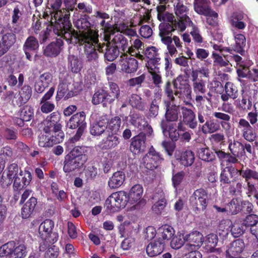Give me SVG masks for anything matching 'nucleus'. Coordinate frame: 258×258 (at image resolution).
Wrapping results in <instances>:
<instances>
[{
	"label": "nucleus",
	"mask_w": 258,
	"mask_h": 258,
	"mask_svg": "<svg viewBox=\"0 0 258 258\" xmlns=\"http://www.w3.org/2000/svg\"><path fill=\"white\" fill-rule=\"evenodd\" d=\"M53 18L51 15L50 23L56 35L61 36L68 43L84 45V53L87 61L97 60L98 54L96 50H98V44H101L99 43L98 31H90L78 35L72 30V25L68 15L66 14L61 17L58 16L57 13H55Z\"/></svg>",
	"instance_id": "obj_1"
},
{
	"label": "nucleus",
	"mask_w": 258,
	"mask_h": 258,
	"mask_svg": "<svg viewBox=\"0 0 258 258\" xmlns=\"http://www.w3.org/2000/svg\"><path fill=\"white\" fill-rule=\"evenodd\" d=\"M91 149L85 146H77L65 156L63 162V171L70 173L81 169L87 162Z\"/></svg>",
	"instance_id": "obj_2"
},
{
	"label": "nucleus",
	"mask_w": 258,
	"mask_h": 258,
	"mask_svg": "<svg viewBox=\"0 0 258 258\" xmlns=\"http://www.w3.org/2000/svg\"><path fill=\"white\" fill-rule=\"evenodd\" d=\"M54 222L50 220H44L39 226V235L41 241L40 242V250H44L49 244L56 242L58 239V234L52 232Z\"/></svg>",
	"instance_id": "obj_3"
},
{
	"label": "nucleus",
	"mask_w": 258,
	"mask_h": 258,
	"mask_svg": "<svg viewBox=\"0 0 258 258\" xmlns=\"http://www.w3.org/2000/svg\"><path fill=\"white\" fill-rule=\"evenodd\" d=\"M67 126L70 129H77L75 135L70 139L72 143L79 141L87 127L86 113L84 111L77 112L71 117Z\"/></svg>",
	"instance_id": "obj_4"
},
{
	"label": "nucleus",
	"mask_w": 258,
	"mask_h": 258,
	"mask_svg": "<svg viewBox=\"0 0 258 258\" xmlns=\"http://www.w3.org/2000/svg\"><path fill=\"white\" fill-rule=\"evenodd\" d=\"M246 183L245 188L248 197L253 196L258 200V170L246 167L245 172L241 173Z\"/></svg>",
	"instance_id": "obj_5"
},
{
	"label": "nucleus",
	"mask_w": 258,
	"mask_h": 258,
	"mask_svg": "<svg viewBox=\"0 0 258 258\" xmlns=\"http://www.w3.org/2000/svg\"><path fill=\"white\" fill-rule=\"evenodd\" d=\"M159 30L162 42L167 46L169 55L172 56L177 53L176 48L172 44V32L175 31L174 26L169 23H161L159 26Z\"/></svg>",
	"instance_id": "obj_6"
},
{
	"label": "nucleus",
	"mask_w": 258,
	"mask_h": 258,
	"mask_svg": "<svg viewBox=\"0 0 258 258\" xmlns=\"http://www.w3.org/2000/svg\"><path fill=\"white\" fill-rule=\"evenodd\" d=\"M208 203V191L203 188L195 190L189 198L190 205L195 210H205Z\"/></svg>",
	"instance_id": "obj_7"
},
{
	"label": "nucleus",
	"mask_w": 258,
	"mask_h": 258,
	"mask_svg": "<svg viewBox=\"0 0 258 258\" xmlns=\"http://www.w3.org/2000/svg\"><path fill=\"white\" fill-rule=\"evenodd\" d=\"M241 99L236 100V107L241 112H246L252 108L253 102L256 100L257 90L253 91L242 90Z\"/></svg>",
	"instance_id": "obj_8"
},
{
	"label": "nucleus",
	"mask_w": 258,
	"mask_h": 258,
	"mask_svg": "<svg viewBox=\"0 0 258 258\" xmlns=\"http://www.w3.org/2000/svg\"><path fill=\"white\" fill-rule=\"evenodd\" d=\"M163 160L161 155L157 152L152 146L148 153L143 158V164L148 170H153L156 169L161 161Z\"/></svg>",
	"instance_id": "obj_9"
},
{
	"label": "nucleus",
	"mask_w": 258,
	"mask_h": 258,
	"mask_svg": "<svg viewBox=\"0 0 258 258\" xmlns=\"http://www.w3.org/2000/svg\"><path fill=\"white\" fill-rule=\"evenodd\" d=\"M174 89V95L180 98H187L191 97V89L190 85L186 80H184L181 75L178 76L172 82Z\"/></svg>",
	"instance_id": "obj_10"
},
{
	"label": "nucleus",
	"mask_w": 258,
	"mask_h": 258,
	"mask_svg": "<svg viewBox=\"0 0 258 258\" xmlns=\"http://www.w3.org/2000/svg\"><path fill=\"white\" fill-rule=\"evenodd\" d=\"M183 238L185 242L183 250L199 249L204 243L203 235L197 231L186 234Z\"/></svg>",
	"instance_id": "obj_11"
},
{
	"label": "nucleus",
	"mask_w": 258,
	"mask_h": 258,
	"mask_svg": "<svg viewBox=\"0 0 258 258\" xmlns=\"http://www.w3.org/2000/svg\"><path fill=\"white\" fill-rule=\"evenodd\" d=\"M64 138L63 132H60L57 135L41 134L38 137V145L41 147L50 148L53 145L62 142Z\"/></svg>",
	"instance_id": "obj_12"
},
{
	"label": "nucleus",
	"mask_w": 258,
	"mask_h": 258,
	"mask_svg": "<svg viewBox=\"0 0 258 258\" xmlns=\"http://www.w3.org/2000/svg\"><path fill=\"white\" fill-rule=\"evenodd\" d=\"M32 179L30 171L26 169L20 171L19 176L16 177L13 181V187L14 191H20L27 187Z\"/></svg>",
	"instance_id": "obj_13"
},
{
	"label": "nucleus",
	"mask_w": 258,
	"mask_h": 258,
	"mask_svg": "<svg viewBox=\"0 0 258 258\" xmlns=\"http://www.w3.org/2000/svg\"><path fill=\"white\" fill-rule=\"evenodd\" d=\"M98 51L100 53H103L104 60L108 61L114 60L121 53L119 49L110 42L98 44Z\"/></svg>",
	"instance_id": "obj_14"
},
{
	"label": "nucleus",
	"mask_w": 258,
	"mask_h": 258,
	"mask_svg": "<svg viewBox=\"0 0 258 258\" xmlns=\"http://www.w3.org/2000/svg\"><path fill=\"white\" fill-rule=\"evenodd\" d=\"M159 49L155 46H148L145 49L144 53L145 56L148 59L146 63L148 69L153 70L160 64L161 58L158 52Z\"/></svg>",
	"instance_id": "obj_15"
},
{
	"label": "nucleus",
	"mask_w": 258,
	"mask_h": 258,
	"mask_svg": "<svg viewBox=\"0 0 258 258\" xmlns=\"http://www.w3.org/2000/svg\"><path fill=\"white\" fill-rule=\"evenodd\" d=\"M175 158L180 165L185 167L191 166L195 160L194 153L188 149L176 151Z\"/></svg>",
	"instance_id": "obj_16"
},
{
	"label": "nucleus",
	"mask_w": 258,
	"mask_h": 258,
	"mask_svg": "<svg viewBox=\"0 0 258 258\" xmlns=\"http://www.w3.org/2000/svg\"><path fill=\"white\" fill-rule=\"evenodd\" d=\"M63 42L61 38H57L43 48V54L48 57L57 56L63 49Z\"/></svg>",
	"instance_id": "obj_17"
},
{
	"label": "nucleus",
	"mask_w": 258,
	"mask_h": 258,
	"mask_svg": "<svg viewBox=\"0 0 258 258\" xmlns=\"http://www.w3.org/2000/svg\"><path fill=\"white\" fill-rule=\"evenodd\" d=\"M171 101H165V113L164 115L165 119L170 122H174L178 120L181 111V107L174 104H171Z\"/></svg>",
	"instance_id": "obj_18"
},
{
	"label": "nucleus",
	"mask_w": 258,
	"mask_h": 258,
	"mask_svg": "<svg viewBox=\"0 0 258 258\" xmlns=\"http://www.w3.org/2000/svg\"><path fill=\"white\" fill-rule=\"evenodd\" d=\"M234 43L232 44L230 47H226L227 52L231 53L232 51L243 55L245 53L244 48L246 46V38L245 36L241 33H234Z\"/></svg>",
	"instance_id": "obj_19"
},
{
	"label": "nucleus",
	"mask_w": 258,
	"mask_h": 258,
	"mask_svg": "<svg viewBox=\"0 0 258 258\" xmlns=\"http://www.w3.org/2000/svg\"><path fill=\"white\" fill-rule=\"evenodd\" d=\"M146 138L144 134H139L132 139L130 149L134 154L138 155L146 150Z\"/></svg>",
	"instance_id": "obj_20"
},
{
	"label": "nucleus",
	"mask_w": 258,
	"mask_h": 258,
	"mask_svg": "<svg viewBox=\"0 0 258 258\" xmlns=\"http://www.w3.org/2000/svg\"><path fill=\"white\" fill-rule=\"evenodd\" d=\"M238 127L242 128V137L245 140L249 142H252L255 140L256 137L255 131L248 121L244 118L240 119Z\"/></svg>",
	"instance_id": "obj_21"
},
{
	"label": "nucleus",
	"mask_w": 258,
	"mask_h": 258,
	"mask_svg": "<svg viewBox=\"0 0 258 258\" xmlns=\"http://www.w3.org/2000/svg\"><path fill=\"white\" fill-rule=\"evenodd\" d=\"M39 44L37 39L33 36H29L26 40L23 46L26 58L29 61H32L31 51L37 52Z\"/></svg>",
	"instance_id": "obj_22"
},
{
	"label": "nucleus",
	"mask_w": 258,
	"mask_h": 258,
	"mask_svg": "<svg viewBox=\"0 0 258 258\" xmlns=\"http://www.w3.org/2000/svg\"><path fill=\"white\" fill-rule=\"evenodd\" d=\"M245 170L246 167L244 168L243 164H242L241 168L239 170H238L233 166H227L224 168L221 172L220 181L223 184H229L231 182L229 175H231V177H232L233 174L238 173L239 175L243 178V176L241 175V173H242L243 171L245 172Z\"/></svg>",
	"instance_id": "obj_23"
},
{
	"label": "nucleus",
	"mask_w": 258,
	"mask_h": 258,
	"mask_svg": "<svg viewBox=\"0 0 258 258\" xmlns=\"http://www.w3.org/2000/svg\"><path fill=\"white\" fill-rule=\"evenodd\" d=\"M52 75L49 72L41 74L34 85V90L38 93H43L52 82Z\"/></svg>",
	"instance_id": "obj_24"
},
{
	"label": "nucleus",
	"mask_w": 258,
	"mask_h": 258,
	"mask_svg": "<svg viewBox=\"0 0 258 258\" xmlns=\"http://www.w3.org/2000/svg\"><path fill=\"white\" fill-rule=\"evenodd\" d=\"M182 121L189 128L194 129L197 126V121L196 118V114L194 111L185 106L181 107Z\"/></svg>",
	"instance_id": "obj_25"
},
{
	"label": "nucleus",
	"mask_w": 258,
	"mask_h": 258,
	"mask_svg": "<svg viewBox=\"0 0 258 258\" xmlns=\"http://www.w3.org/2000/svg\"><path fill=\"white\" fill-rule=\"evenodd\" d=\"M138 61L135 58L126 57L120 60V70L126 74L135 73L138 69Z\"/></svg>",
	"instance_id": "obj_26"
},
{
	"label": "nucleus",
	"mask_w": 258,
	"mask_h": 258,
	"mask_svg": "<svg viewBox=\"0 0 258 258\" xmlns=\"http://www.w3.org/2000/svg\"><path fill=\"white\" fill-rule=\"evenodd\" d=\"M108 201L115 203V204H117V209L120 210L125 207L127 201H128V197L125 191H119L112 193L109 196L108 198Z\"/></svg>",
	"instance_id": "obj_27"
},
{
	"label": "nucleus",
	"mask_w": 258,
	"mask_h": 258,
	"mask_svg": "<svg viewBox=\"0 0 258 258\" xmlns=\"http://www.w3.org/2000/svg\"><path fill=\"white\" fill-rule=\"evenodd\" d=\"M92 103L94 105L102 104L103 107H107L112 104L108 96V91L103 89H100L95 91L92 97Z\"/></svg>",
	"instance_id": "obj_28"
},
{
	"label": "nucleus",
	"mask_w": 258,
	"mask_h": 258,
	"mask_svg": "<svg viewBox=\"0 0 258 258\" xmlns=\"http://www.w3.org/2000/svg\"><path fill=\"white\" fill-rule=\"evenodd\" d=\"M244 247L243 241L237 239L231 243L226 250V257L227 258H238Z\"/></svg>",
	"instance_id": "obj_29"
},
{
	"label": "nucleus",
	"mask_w": 258,
	"mask_h": 258,
	"mask_svg": "<svg viewBox=\"0 0 258 258\" xmlns=\"http://www.w3.org/2000/svg\"><path fill=\"white\" fill-rule=\"evenodd\" d=\"M224 93L221 95L222 101H227L230 98L233 100L236 99L238 96L237 87L232 82H227L224 86Z\"/></svg>",
	"instance_id": "obj_30"
},
{
	"label": "nucleus",
	"mask_w": 258,
	"mask_h": 258,
	"mask_svg": "<svg viewBox=\"0 0 258 258\" xmlns=\"http://www.w3.org/2000/svg\"><path fill=\"white\" fill-rule=\"evenodd\" d=\"M213 115L217 119L220 126H221L225 132L229 133L232 127L230 123L231 116L223 112H214Z\"/></svg>",
	"instance_id": "obj_31"
},
{
	"label": "nucleus",
	"mask_w": 258,
	"mask_h": 258,
	"mask_svg": "<svg viewBox=\"0 0 258 258\" xmlns=\"http://www.w3.org/2000/svg\"><path fill=\"white\" fill-rule=\"evenodd\" d=\"M117 134H109L107 137L103 139L98 145L102 150H110L116 147L120 143L119 138Z\"/></svg>",
	"instance_id": "obj_32"
},
{
	"label": "nucleus",
	"mask_w": 258,
	"mask_h": 258,
	"mask_svg": "<svg viewBox=\"0 0 258 258\" xmlns=\"http://www.w3.org/2000/svg\"><path fill=\"white\" fill-rule=\"evenodd\" d=\"M108 118L106 115L101 116L99 120L93 123L90 128V134L93 136H100L103 134L107 128Z\"/></svg>",
	"instance_id": "obj_33"
},
{
	"label": "nucleus",
	"mask_w": 258,
	"mask_h": 258,
	"mask_svg": "<svg viewBox=\"0 0 258 258\" xmlns=\"http://www.w3.org/2000/svg\"><path fill=\"white\" fill-rule=\"evenodd\" d=\"M112 43L115 47L119 49L121 53H128L130 48L127 38L121 34L115 35L112 40Z\"/></svg>",
	"instance_id": "obj_34"
},
{
	"label": "nucleus",
	"mask_w": 258,
	"mask_h": 258,
	"mask_svg": "<svg viewBox=\"0 0 258 258\" xmlns=\"http://www.w3.org/2000/svg\"><path fill=\"white\" fill-rule=\"evenodd\" d=\"M94 16L96 18L97 20L98 19H101L99 24L101 29H102L104 33H109L112 31V25L109 22H105L106 19L109 18L108 14L100 11H97L95 13Z\"/></svg>",
	"instance_id": "obj_35"
},
{
	"label": "nucleus",
	"mask_w": 258,
	"mask_h": 258,
	"mask_svg": "<svg viewBox=\"0 0 258 258\" xmlns=\"http://www.w3.org/2000/svg\"><path fill=\"white\" fill-rule=\"evenodd\" d=\"M125 178L124 173L122 171H117L109 178L108 185L111 189L118 188L123 184Z\"/></svg>",
	"instance_id": "obj_36"
},
{
	"label": "nucleus",
	"mask_w": 258,
	"mask_h": 258,
	"mask_svg": "<svg viewBox=\"0 0 258 258\" xmlns=\"http://www.w3.org/2000/svg\"><path fill=\"white\" fill-rule=\"evenodd\" d=\"M164 242L159 240L151 242L147 246L146 252L149 256H155L163 250Z\"/></svg>",
	"instance_id": "obj_37"
},
{
	"label": "nucleus",
	"mask_w": 258,
	"mask_h": 258,
	"mask_svg": "<svg viewBox=\"0 0 258 258\" xmlns=\"http://www.w3.org/2000/svg\"><path fill=\"white\" fill-rule=\"evenodd\" d=\"M74 92L69 91L68 85L64 82H61L58 84L57 93L55 96L56 102L59 101L62 98L66 100L73 96Z\"/></svg>",
	"instance_id": "obj_38"
},
{
	"label": "nucleus",
	"mask_w": 258,
	"mask_h": 258,
	"mask_svg": "<svg viewBox=\"0 0 258 258\" xmlns=\"http://www.w3.org/2000/svg\"><path fill=\"white\" fill-rule=\"evenodd\" d=\"M62 2L68 10L73 11L77 4V0H48V5L53 10L57 11L60 9Z\"/></svg>",
	"instance_id": "obj_39"
},
{
	"label": "nucleus",
	"mask_w": 258,
	"mask_h": 258,
	"mask_svg": "<svg viewBox=\"0 0 258 258\" xmlns=\"http://www.w3.org/2000/svg\"><path fill=\"white\" fill-rule=\"evenodd\" d=\"M161 92L157 91L154 93V98L152 100L149 107V116L151 118H155L158 114L159 110V103L161 100Z\"/></svg>",
	"instance_id": "obj_40"
},
{
	"label": "nucleus",
	"mask_w": 258,
	"mask_h": 258,
	"mask_svg": "<svg viewBox=\"0 0 258 258\" xmlns=\"http://www.w3.org/2000/svg\"><path fill=\"white\" fill-rule=\"evenodd\" d=\"M229 210H252L253 205L248 201L233 199L227 205Z\"/></svg>",
	"instance_id": "obj_41"
},
{
	"label": "nucleus",
	"mask_w": 258,
	"mask_h": 258,
	"mask_svg": "<svg viewBox=\"0 0 258 258\" xmlns=\"http://www.w3.org/2000/svg\"><path fill=\"white\" fill-rule=\"evenodd\" d=\"M32 93L31 87L29 85H24L19 91L20 97L17 100V105L21 106L26 103L30 99Z\"/></svg>",
	"instance_id": "obj_42"
},
{
	"label": "nucleus",
	"mask_w": 258,
	"mask_h": 258,
	"mask_svg": "<svg viewBox=\"0 0 258 258\" xmlns=\"http://www.w3.org/2000/svg\"><path fill=\"white\" fill-rule=\"evenodd\" d=\"M210 2L208 0H195V10L200 15H208L212 11L210 7Z\"/></svg>",
	"instance_id": "obj_43"
},
{
	"label": "nucleus",
	"mask_w": 258,
	"mask_h": 258,
	"mask_svg": "<svg viewBox=\"0 0 258 258\" xmlns=\"http://www.w3.org/2000/svg\"><path fill=\"white\" fill-rule=\"evenodd\" d=\"M90 18L88 15H84V17L80 18L77 21V28L80 30V33L75 31L72 27V30L76 32L78 35L84 33H87L90 31H95L91 29V24L88 21Z\"/></svg>",
	"instance_id": "obj_44"
},
{
	"label": "nucleus",
	"mask_w": 258,
	"mask_h": 258,
	"mask_svg": "<svg viewBox=\"0 0 258 258\" xmlns=\"http://www.w3.org/2000/svg\"><path fill=\"white\" fill-rule=\"evenodd\" d=\"M68 61L69 68L73 73L77 74L81 71L83 68L82 62L77 55H69Z\"/></svg>",
	"instance_id": "obj_45"
},
{
	"label": "nucleus",
	"mask_w": 258,
	"mask_h": 258,
	"mask_svg": "<svg viewBox=\"0 0 258 258\" xmlns=\"http://www.w3.org/2000/svg\"><path fill=\"white\" fill-rule=\"evenodd\" d=\"M228 149L232 154L242 157L245 156V152L243 150V143L237 140H230L229 142Z\"/></svg>",
	"instance_id": "obj_46"
},
{
	"label": "nucleus",
	"mask_w": 258,
	"mask_h": 258,
	"mask_svg": "<svg viewBox=\"0 0 258 258\" xmlns=\"http://www.w3.org/2000/svg\"><path fill=\"white\" fill-rule=\"evenodd\" d=\"M220 129L218 122L214 119H210L202 125V131L205 134H212Z\"/></svg>",
	"instance_id": "obj_47"
},
{
	"label": "nucleus",
	"mask_w": 258,
	"mask_h": 258,
	"mask_svg": "<svg viewBox=\"0 0 258 258\" xmlns=\"http://www.w3.org/2000/svg\"><path fill=\"white\" fill-rule=\"evenodd\" d=\"M143 192V189L141 185L137 184L134 185L130 189L128 195V202H137L142 198Z\"/></svg>",
	"instance_id": "obj_48"
},
{
	"label": "nucleus",
	"mask_w": 258,
	"mask_h": 258,
	"mask_svg": "<svg viewBox=\"0 0 258 258\" xmlns=\"http://www.w3.org/2000/svg\"><path fill=\"white\" fill-rule=\"evenodd\" d=\"M197 155L200 159L206 162H212L215 159V153L208 147L199 148Z\"/></svg>",
	"instance_id": "obj_49"
},
{
	"label": "nucleus",
	"mask_w": 258,
	"mask_h": 258,
	"mask_svg": "<svg viewBox=\"0 0 258 258\" xmlns=\"http://www.w3.org/2000/svg\"><path fill=\"white\" fill-rule=\"evenodd\" d=\"M218 239L216 234L212 233L207 235L204 238V247L208 251L213 252L218 243Z\"/></svg>",
	"instance_id": "obj_50"
},
{
	"label": "nucleus",
	"mask_w": 258,
	"mask_h": 258,
	"mask_svg": "<svg viewBox=\"0 0 258 258\" xmlns=\"http://www.w3.org/2000/svg\"><path fill=\"white\" fill-rule=\"evenodd\" d=\"M174 234L173 228L168 225H165L159 229L158 236L159 239L162 238V240H159L164 242V240L170 239Z\"/></svg>",
	"instance_id": "obj_51"
},
{
	"label": "nucleus",
	"mask_w": 258,
	"mask_h": 258,
	"mask_svg": "<svg viewBox=\"0 0 258 258\" xmlns=\"http://www.w3.org/2000/svg\"><path fill=\"white\" fill-rule=\"evenodd\" d=\"M232 222L230 220H222L218 226L217 233L223 238L226 237L230 231Z\"/></svg>",
	"instance_id": "obj_52"
},
{
	"label": "nucleus",
	"mask_w": 258,
	"mask_h": 258,
	"mask_svg": "<svg viewBox=\"0 0 258 258\" xmlns=\"http://www.w3.org/2000/svg\"><path fill=\"white\" fill-rule=\"evenodd\" d=\"M26 247L24 244L15 246L13 243V248L8 256V258H22L26 255Z\"/></svg>",
	"instance_id": "obj_53"
},
{
	"label": "nucleus",
	"mask_w": 258,
	"mask_h": 258,
	"mask_svg": "<svg viewBox=\"0 0 258 258\" xmlns=\"http://www.w3.org/2000/svg\"><path fill=\"white\" fill-rule=\"evenodd\" d=\"M121 123L120 117L115 116L112 118L109 121H108L106 129L111 134H117L120 127Z\"/></svg>",
	"instance_id": "obj_54"
},
{
	"label": "nucleus",
	"mask_w": 258,
	"mask_h": 258,
	"mask_svg": "<svg viewBox=\"0 0 258 258\" xmlns=\"http://www.w3.org/2000/svg\"><path fill=\"white\" fill-rule=\"evenodd\" d=\"M192 23L190 18L187 16H184V17H181L180 18H177V20H175L173 24L175 30L178 29L180 31L183 32L186 28V26L190 25V24Z\"/></svg>",
	"instance_id": "obj_55"
},
{
	"label": "nucleus",
	"mask_w": 258,
	"mask_h": 258,
	"mask_svg": "<svg viewBox=\"0 0 258 258\" xmlns=\"http://www.w3.org/2000/svg\"><path fill=\"white\" fill-rule=\"evenodd\" d=\"M61 124H52L50 121L46 119V123L43 127V131L45 134H53L55 135L60 132H63L61 131Z\"/></svg>",
	"instance_id": "obj_56"
},
{
	"label": "nucleus",
	"mask_w": 258,
	"mask_h": 258,
	"mask_svg": "<svg viewBox=\"0 0 258 258\" xmlns=\"http://www.w3.org/2000/svg\"><path fill=\"white\" fill-rule=\"evenodd\" d=\"M110 92H108V96L112 103L120 95V90L118 85L112 82H108Z\"/></svg>",
	"instance_id": "obj_57"
},
{
	"label": "nucleus",
	"mask_w": 258,
	"mask_h": 258,
	"mask_svg": "<svg viewBox=\"0 0 258 258\" xmlns=\"http://www.w3.org/2000/svg\"><path fill=\"white\" fill-rule=\"evenodd\" d=\"M130 103L133 107L139 110L144 111L145 109V105L142 98L137 94H133L131 96Z\"/></svg>",
	"instance_id": "obj_58"
},
{
	"label": "nucleus",
	"mask_w": 258,
	"mask_h": 258,
	"mask_svg": "<svg viewBox=\"0 0 258 258\" xmlns=\"http://www.w3.org/2000/svg\"><path fill=\"white\" fill-rule=\"evenodd\" d=\"M20 117H22L25 121L31 120L34 117V109L29 105H25L20 111Z\"/></svg>",
	"instance_id": "obj_59"
},
{
	"label": "nucleus",
	"mask_w": 258,
	"mask_h": 258,
	"mask_svg": "<svg viewBox=\"0 0 258 258\" xmlns=\"http://www.w3.org/2000/svg\"><path fill=\"white\" fill-rule=\"evenodd\" d=\"M153 68H154V67ZM148 70L149 73L151 75L152 79L154 84L156 87H160V85L162 83V80L158 66H156L155 69L153 68L152 70H151L150 69Z\"/></svg>",
	"instance_id": "obj_60"
},
{
	"label": "nucleus",
	"mask_w": 258,
	"mask_h": 258,
	"mask_svg": "<svg viewBox=\"0 0 258 258\" xmlns=\"http://www.w3.org/2000/svg\"><path fill=\"white\" fill-rule=\"evenodd\" d=\"M245 229L246 228L243 223L239 222H236L233 224L232 223L230 231L234 237H238L244 233Z\"/></svg>",
	"instance_id": "obj_61"
},
{
	"label": "nucleus",
	"mask_w": 258,
	"mask_h": 258,
	"mask_svg": "<svg viewBox=\"0 0 258 258\" xmlns=\"http://www.w3.org/2000/svg\"><path fill=\"white\" fill-rule=\"evenodd\" d=\"M16 35L12 32H7L3 35L1 39V41L10 48L16 42Z\"/></svg>",
	"instance_id": "obj_62"
},
{
	"label": "nucleus",
	"mask_w": 258,
	"mask_h": 258,
	"mask_svg": "<svg viewBox=\"0 0 258 258\" xmlns=\"http://www.w3.org/2000/svg\"><path fill=\"white\" fill-rule=\"evenodd\" d=\"M206 82L204 80L192 83V89L196 94H205L207 89L206 87Z\"/></svg>",
	"instance_id": "obj_63"
},
{
	"label": "nucleus",
	"mask_w": 258,
	"mask_h": 258,
	"mask_svg": "<svg viewBox=\"0 0 258 258\" xmlns=\"http://www.w3.org/2000/svg\"><path fill=\"white\" fill-rule=\"evenodd\" d=\"M93 11L92 7L85 3H80L77 5L75 11L82 13V16L88 15L92 13Z\"/></svg>",
	"instance_id": "obj_64"
}]
</instances>
